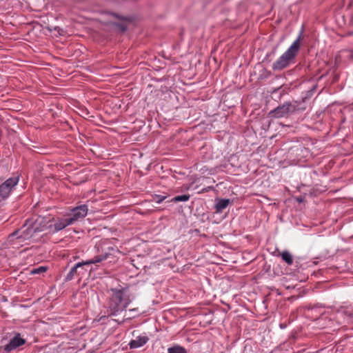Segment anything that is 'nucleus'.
<instances>
[{
  "label": "nucleus",
  "mask_w": 353,
  "mask_h": 353,
  "mask_svg": "<svg viewBox=\"0 0 353 353\" xmlns=\"http://www.w3.org/2000/svg\"><path fill=\"white\" fill-rule=\"evenodd\" d=\"M301 34L292 43L288 49L272 64L274 71H281L288 67L294 59L300 48Z\"/></svg>",
  "instance_id": "7ed1b4c3"
},
{
  "label": "nucleus",
  "mask_w": 353,
  "mask_h": 353,
  "mask_svg": "<svg viewBox=\"0 0 353 353\" xmlns=\"http://www.w3.org/2000/svg\"><path fill=\"white\" fill-rule=\"evenodd\" d=\"M283 261H284L288 265H291L293 263V257L290 252L288 250H284L281 254Z\"/></svg>",
  "instance_id": "ddd939ff"
},
{
  "label": "nucleus",
  "mask_w": 353,
  "mask_h": 353,
  "mask_svg": "<svg viewBox=\"0 0 353 353\" xmlns=\"http://www.w3.org/2000/svg\"><path fill=\"white\" fill-rule=\"evenodd\" d=\"M121 28L123 31H125L126 30V27L123 26H121Z\"/></svg>",
  "instance_id": "a211bd4d"
},
{
  "label": "nucleus",
  "mask_w": 353,
  "mask_h": 353,
  "mask_svg": "<svg viewBox=\"0 0 353 353\" xmlns=\"http://www.w3.org/2000/svg\"><path fill=\"white\" fill-rule=\"evenodd\" d=\"M149 338L147 336H139L136 339L131 340L129 343L130 349H136L143 346L148 343Z\"/></svg>",
  "instance_id": "1a4fd4ad"
},
{
  "label": "nucleus",
  "mask_w": 353,
  "mask_h": 353,
  "mask_svg": "<svg viewBox=\"0 0 353 353\" xmlns=\"http://www.w3.org/2000/svg\"><path fill=\"white\" fill-rule=\"evenodd\" d=\"M168 353H187V351L183 347L174 345L168 349Z\"/></svg>",
  "instance_id": "4468645a"
},
{
  "label": "nucleus",
  "mask_w": 353,
  "mask_h": 353,
  "mask_svg": "<svg viewBox=\"0 0 353 353\" xmlns=\"http://www.w3.org/2000/svg\"><path fill=\"white\" fill-rule=\"evenodd\" d=\"M108 256H109V254L105 252L104 254H101L95 256L92 259H89V260H86V261H83L82 262H83L84 265L95 264V263H100V262H101V261H103L104 260H106L108 258Z\"/></svg>",
  "instance_id": "9d476101"
},
{
  "label": "nucleus",
  "mask_w": 353,
  "mask_h": 353,
  "mask_svg": "<svg viewBox=\"0 0 353 353\" xmlns=\"http://www.w3.org/2000/svg\"><path fill=\"white\" fill-rule=\"evenodd\" d=\"M72 225L68 216L65 215L64 217H57L54 219V223L49 225V229L52 233H57L67 226Z\"/></svg>",
  "instance_id": "6e6552de"
},
{
  "label": "nucleus",
  "mask_w": 353,
  "mask_h": 353,
  "mask_svg": "<svg viewBox=\"0 0 353 353\" xmlns=\"http://www.w3.org/2000/svg\"><path fill=\"white\" fill-rule=\"evenodd\" d=\"M83 262H79L77 264L74 265V267H72L70 272L67 274L65 280L66 281H71L74 279V277L77 275V270L79 268H82L83 266Z\"/></svg>",
  "instance_id": "f8f14e48"
},
{
  "label": "nucleus",
  "mask_w": 353,
  "mask_h": 353,
  "mask_svg": "<svg viewBox=\"0 0 353 353\" xmlns=\"http://www.w3.org/2000/svg\"><path fill=\"white\" fill-rule=\"evenodd\" d=\"M114 17H116L117 18L120 19L119 16V15H117V14H114Z\"/></svg>",
  "instance_id": "aec40b11"
},
{
  "label": "nucleus",
  "mask_w": 353,
  "mask_h": 353,
  "mask_svg": "<svg viewBox=\"0 0 353 353\" xmlns=\"http://www.w3.org/2000/svg\"><path fill=\"white\" fill-rule=\"evenodd\" d=\"M190 199V195L188 194H183V195H179L174 198H172L170 201L174 202H185Z\"/></svg>",
  "instance_id": "2eb2a0df"
},
{
  "label": "nucleus",
  "mask_w": 353,
  "mask_h": 353,
  "mask_svg": "<svg viewBox=\"0 0 353 353\" xmlns=\"http://www.w3.org/2000/svg\"><path fill=\"white\" fill-rule=\"evenodd\" d=\"M47 270V267L39 266L38 268H33L30 270L31 274H39L45 272Z\"/></svg>",
  "instance_id": "dca6fc26"
},
{
  "label": "nucleus",
  "mask_w": 353,
  "mask_h": 353,
  "mask_svg": "<svg viewBox=\"0 0 353 353\" xmlns=\"http://www.w3.org/2000/svg\"><path fill=\"white\" fill-rule=\"evenodd\" d=\"M230 203V200L228 199H218L214 206L216 212H222L228 206Z\"/></svg>",
  "instance_id": "9b49d317"
},
{
  "label": "nucleus",
  "mask_w": 353,
  "mask_h": 353,
  "mask_svg": "<svg viewBox=\"0 0 353 353\" xmlns=\"http://www.w3.org/2000/svg\"><path fill=\"white\" fill-rule=\"evenodd\" d=\"M136 310H137V309H130V312H132V311H133V312H135Z\"/></svg>",
  "instance_id": "6ab92c4d"
},
{
  "label": "nucleus",
  "mask_w": 353,
  "mask_h": 353,
  "mask_svg": "<svg viewBox=\"0 0 353 353\" xmlns=\"http://www.w3.org/2000/svg\"><path fill=\"white\" fill-rule=\"evenodd\" d=\"M295 111V106L291 103H285L282 105L278 106L276 108L270 112L272 117L281 118L288 116L290 113Z\"/></svg>",
  "instance_id": "0eeeda50"
},
{
  "label": "nucleus",
  "mask_w": 353,
  "mask_h": 353,
  "mask_svg": "<svg viewBox=\"0 0 353 353\" xmlns=\"http://www.w3.org/2000/svg\"><path fill=\"white\" fill-rule=\"evenodd\" d=\"M167 198L166 196L164 195H159V194H155L153 196V201L156 202L157 203H162L165 199Z\"/></svg>",
  "instance_id": "f3484780"
},
{
  "label": "nucleus",
  "mask_w": 353,
  "mask_h": 353,
  "mask_svg": "<svg viewBox=\"0 0 353 353\" xmlns=\"http://www.w3.org/2000/svg\"><path fill=\"white\" fill-rule=\"evenodd\" d=\"M88 212V207L86 204L80 205L72 208L70 213L67 214L71 223L73 225L75 222L83 219L86 216Z\"/></svg>",
  "instance_id": "20e7f679"
},
{
  "label": "nucleus",
  "mask_w": 353,
  "mask_h": 353,
  "mask_svg": "<svg viewBox=\"0 0 353 353\" xmlns=\"http://www.w3.org/2000/svg\"><path fill=\"white\" fill-rule=\"evenodd\" d=\"M110 290L112 294L108 301V309L110 315L117 316L127 308L132 299L124 288H112Z\"/></svg>",
  "instance_id": "f03ea898"
},
{
  "label": "nucleus",
  "mask_w": 353,
  "mask_h": 353,
  "mask_svg": "<svg viewBox=\"0 0 353 353\" xmlns=\"http://www.w3.org/2000/svg\"><path fill=\"white\" fill-rule=\"evenodd\" d=\"M19 176H13L8 179L0 185V196L6 199L10 195L12 189L19 183Z\"/></svg>",
  "instance_id": "39448f33"
},
{
  "label": "nucleus",
  "mask_w": 353,
  "mask_h": 353,
  "mask_svg": "<svg viewBox=\"0 0 353 353\" xmlns=\"http://www.w3.org/2000/svg\"><path fill=\"white\" fill-rule=\"evenodd\" d=\"M26 342V340L23 339L19 333H15L8 343L1 346L0 348L2 349L5 352L9 353L24 345Z\"/></svg>",
  "instance_id": "423d86ee"
},
{
  "label": "nucleus",
  "mask_w": 353,
  "mask_h": 353,
  "mask_svg": "<svg viewBox=\"0 0 353 353\" xmlns=\"http://www.w3.org/2000/svg\"><path fill=\"white\" fill-rule=\"evenodd\" d=\"M50 221L43 216H37L26 221L21 228L15 230L8 236L10 241L14 239L22 241L34 237L36 234L49 228Z\"/></svg>",
  "instance_id": "f257e3e1"
}]
</instances>
